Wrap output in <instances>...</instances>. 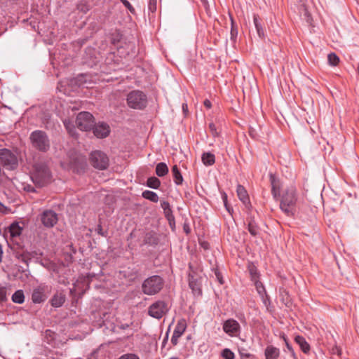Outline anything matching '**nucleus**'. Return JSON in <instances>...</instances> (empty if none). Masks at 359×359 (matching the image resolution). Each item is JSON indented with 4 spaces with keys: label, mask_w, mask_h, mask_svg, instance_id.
I'll use <instances>...</instances> for the list:
<instances>
[{
    "label": "nucleus",
    "mask_w": 359,
    "mask_h": 359,
    "mask_svg": "<svg viewBox=\"0 0 359 359\" xmlns=\"http://www.w3.org/2000/svg\"><path fill=\"white\" fill-rule=\"evenodd\" d=\"M223 330L230 337L238 336L240 333L241 326L234 319H228L223 324Z\"/></svg>",
    "instance_id": "nucleus-13"
},
{
    "label": "nucleus",
    "mask_w": 359,
    "mask_h": 359,
    "mask_svg": "<svg viewBox=\"0 0 359 359\" xmlns=\"http://www.w3.org/2000/svg\"><path fill=\"white\" fill-rule=\"evenodd\" d=\"M264 354L266 359H278L280 355V351L279 348L270 345L266 346Z\"/></svg>",
    "instance_id": "nucleus-17"
},
{
    "label": "nucleus",
    "mask_w": 359,
    "mask_h": 359,
    "mask_svg": "<svg viewBox=\"0 0 359 359\" xmlns=\"http://www.w3.org/2000/svg\"><path fill=\"white\" fill-rule=\"evenodd\" d=\"M253 282L255 283L257 292L259 296H263L266 293L264 286L258 279Z\"/></svg>",
    "instance_id": "nucleus-33"
},
{
    "label": "nucleus",
    "mask_w": 359,
    "mask_h": 359,
    "mask_svg": "<svg viewBox=\"0 0 359 359\" xmlns=\"http://www.w3.org/2000/svg\"><path fill=\"white\" fill-rule=\"evenodd\" d=\"M64 124L65 126L66 129L68 130V133L70 135L74 137L76 136V130L74 126L70 123V121H65Z\"/></svg>",
    "instance_id": "nucleus-35"
},
{
    "label": "nucleus",
    "mask_w": 359,
    "mask_h": 359,
    "mask_svg": "<svg viewBox=\"0 0 359 359\" xmlns=\"http://www.w3.org/2000/svg\"><path fill=\"white\" fill-rule=\"evenodd\" d=\"M90 163L96 169L105 170L109 166V158L104 152L96 150L91 152Z\"/></svg>",
    "instance_id": "nucleus-8"
},
{
    "label": "nucleus",
    "mask_w": 359,
    "mask_h": 359,
    "mask_svg": "<svg viewBox=\"0 0 359 359\" xmlns=\"http://www.w3.org/2000/svg\"><path fill=\"white\" fill-rule=\"evenodd\" d=\"M231 37L232 39H234L236 38L238 35V29L234 25V22L232 18H231Z\"/></svg>",
    "instance_id": "nucleus-39"
},
{
    "label": "nucleus",
    "mask_w": 359,
    "mask_h": 359,
    "mask_svg": "<svg viewBox=\"0 0 359 359\" xmlns=\"http://www.w3.org/2000/svg\"><path fill=\"white\" fill-rule=\"evenodd\" d=\"M51 286L46 283H40L33 289L32 293V301L34 304L44 302L51 293Z\"/></svg>",
    "instance_id": "nucleus-7"
},
{
    "label": "nucleus",
    "mask_w": 359,
    "mask_h": 359,
    "mask_svg": "<svg viewBox=\"0 0 359 359\" xmlns=\"http://www.w3.org/2000/svg\"><path fill=\"white\" fill-rule=\"evenodd\" d=\"M161 206L163 210L165 217L168 220L170 224L172 225V223L175 222V217L169 203L165 201H161Z\"/></svg>",
    "instance_id": "nucleus-16"
},
{
    "label": "nucleus",
    "mask_w": 359,
    "mask_h": 359,
    "mask_svg": "<svg viewBox=\"0 0 359 359\" xmlns=\"http://www.w3.org/2000/svg\"><path fill=\"white\" fill-rule=\"evenodd\" d=\"M66 300V295L63 290L57 291L50 300V305L54 308L61 307Z\"/></svg>",
    "instance_id": "nucleus-15"
},
{
    "label": "nucleus",
    "mask_w": 359,
    "mask_h": 359,
    "mask_svg": "<svg viewBox=\"0 0 359 359\" xmlns=\"http://www.w3.org/2000/svg\"><path fill=\"white\" fill-rule=\"evenodd\" d=\"M182 110H183V112H188V106L187 104H182Z\"/></svg>",
    "instance_id": "nucleus-52"
},
{
    "label": "nucleus",
    "mask_w": 359,
    "mask_h": 359,
    "mask_svg": "<svg viewBox=\"0 0 359 359\" xmlns=\"http://www.w3.org/2000/svg\"><path fill=\"white\" fill-rule=\"evenodd\" d=\"M6 300V289L5 287L0 285V302Z\"/></svg>",
    "instance_id": "nucleus-41"
},
{
    "label": "nucleus",
    "mask_w": 359,
    "mask_h": 359,
    "mask_svg": "<svg viewBox=\"0 0 359 359\" xmlns=\"http://www.w3.org/2000/svg\"><path fill=\"white\" fill-rule=\"evenodd\" d=\"M78 81L79 80L76 77L63 79L58 83L57 88L64 94L69 95L71 92H74L79 88Z\"/></svg>",
    "instance_id": "nucleus-11"
},
{
    "label": "nucleus",
    "mask_w": 359,
    "mask_h": 359,
    "mask_svg": "<svg viewBox=\"0 0 359 359\" xmlns=\"http://www.w3.org/2000/svg\"><path fill=\"white\" fill-rule=\"evenodd\" d=\"M187 325L185 319L182 318L177 321L175 328L173 331L174 334L181 337L187 329Z\"/></svg>",
    "instance_id": "nucleus-20"
},
{
    "label": "nucleus",
    "mask_w": 359,
    "mask_h": 359,
    "mask_svg": "<svg viewBox=\"0 0 359 359\" xmlns=\"http://www.w3.org/2000/svg\"><path fill=\"white\" fill-rule=\"evenodd\" d=\"M31 178L34 183L43 187L50 181L51 175L46 164L38 163L34 165Z\"/></svg>",
    "instance_id": "nucleus-2"
},
{
    "label": "nucleus",
    "mask_w": 359,
    "mask_h": 359,
    "mask_svg": "<svg viewBox=\"0 0 359 359\" xmlns=\"http://www.w3.org/2000/svg\"><path fill=\"white\" fill-rule=\"evenodd\" d=\"M294 340H295L296 343L299 345V346H300L301 349L303 351V352L307 353L309 351L310 346L306 342L304 337H303L302 336L297 335L295 337Z\"/></svg>",
    "instance_id": "nucleus-22"
},
{
    "label": "nucleus",
    "mask_w": 359,
    "mask_h": 359,
    "mask_svg": "<svg viewBox=\"0 0 359 359\" xmlns=\"http://www.w3.org/2000/svg\"><path fill=\"white\" fill-rule=\"evenodd\" d=\"M128 327V325H127V324H126V325H123L121 326V327H122L123 329H126V327Z\"/></svg>",
    "instance_id": "nucleus-56"
},
{
    "label": "nucleus",
    "mask_w": 359,
    "mask_h": 359,
    "mask_svg": "<svg viewBox=\"0 0 359 359\" xmlns=\"http://www.w3.org/2000/svg\"><path fill=\"white\" fill-rule=\"evenodd\" d=\"M163 285V279L161 276L155 275L144 280L142 290L145 294L154 295L161 290Z\"/></svg>",
    "instance_id": "nucleus-3"
},
{
    "label": "nucleus",
    "mask_w": 359,
    "mask_h": 359,
    "mask_svg": "<svg viewBox=\"0 0 359 359\" xmlns=\"http://www.w3.org/2000/svg\"><path fill=\"white\" fill-rule=\"evenodd\" d=\"M168 168L165 163H158L156 167V174L158 177H163L168 173Z\"/></svg>",
    "instance_id": "nucleus-24"
},
{
    "label": "nucleus",
    "mask_w": 359,
    "mask_h": 359,
    "mask_svg": "<svg viewBox=\"0 0 359 359\" xmlns=\"http://www.w3.org/2000/svg\"><path fill=\"white\" fill-rule=\"evenodd\" d=\"M22 229L19 226L18 223H13L10 226L9 232L11 236L14 238L19 236L22 233Z\"/></svg>",
    "instance_id": "nucleus-28"
},
{
    "label": "nucleus",
    "mask_w": 359,
    "mask_h": 359,
    "mask_svg": "<svg viewBox=\"0 0 359 359\" xmlns=\"http://www.w3.org/2000/svg\"><path fill=\"white\" fill-rule=\"evenodd\" d=\"M253 20L259 37L264 38V32L261 23L259 22L258 17L257 15H254Z\"/></svg>",
    "instance_id": "nucleus-30"
},
{
    "label": "nucleus",
    "mask_w": 359,
    "mask_h": 359,
    "mask_svg": "<svg viewBox=\"0 0 359 359\" xmlns=\"http://www.w3.org/2000/svg\"><path fill=\"white\" fill-rule=\"evenodd\" d=\"M12 301L14 303L21 304L25 302V294L22 290H18L12 295Z\"/></svg>",
    "instance_id": "nucleus-26"
},
{
    "label": "nucleus",
    "mask_w": 359,
    "mask_h": 359,
    "mask_svg": "<svg viewBox=\"0 0 359 359\" xmlns=\"http://www.w3.org/2000/svg\"><path fill=\"white\" fill-rule=\"evenodd\" d=\"M3 250L2 246L0 245V263L2 262Z\"/></svg>",
    "instance_id": "nucleus-53"
},
{
    "label": "nucleus",
    "mask_w": 359,
    "mask_h": 359,
    "mask_svg": "<svg viewBox=\"0 0 359 359\" xmlns=\"http://www.w3.org/2000/svg\"><path fill=\"white\" fill-rule=\"evenodd\" d=\"M180 337L177 335V334H172V336L171 337V343L172 344V345L175 346L178 343V339Z\"/></svg>",
    "instance_id": "nucleus-46"
},
{
    "label": "nucleus",
    "mask_w": 359,
    "mask_h": 359,
    "mask_svg": "<svg viewBox=\"0 0 359 359\" xmlns=\"http://www.w3.org/2000/svg\"><path fill=\"white\" fill-rule=\"evenodd\" d=\"M169 359H180V358H177V357H172V358H169Z\"/></svg>",
    "instance_id": "nucleus-58"
},
{
    "label": "nucleus",
    "mask_w": 359,
    "mask_h": 359,
    "mask_svg": "<svg viewBox=\"0 0 359 359\" xmlns=\"http://www.w3.org/2000/svg\"><path fill=\"white\" fill-rule=\"evenodd\" d=\"M203 104H204L206 110L210 109L212 104L209 100H205L203 102Z\"/></svg>",
    "instance_id": "nucleus-49"
},
{
    "label": "nucleus",
    "mask_w": 359,
    "mask_h": 359,
    "mask_svg": "<svg viewBox=\"0 0 359 359\" xmlns=\"http://www.w3.org/2000/svg\"><path fill=\"white\" fill-rule=\"evenodd\" d=\"M15 256L18 260L24 262L26 264H28L29 261L31 259L30 254L25 251L16 252Z\"/></svg>",
    "instance_id": "nucleus-25"
},
{
    "label": "nucleus",
    "mask_w": 359,
    "mask_h": 359,
    "mask_svg": "<svg viewBox=\"0 0 359 359\" xmlns=\"http://www.w3.org/2000/svg\"><path fill=\"white\" fill-rule=\"evenodd\" d=\"M260 297L264 306L266 307L267 309H269V306L270 305L271 303L269 295L266 293L263 296H260Z\"/></svg>",
    "instance_id": "nucleus-42"
},
{
    "label": "nucleus",
    "mask_w": 359,
    "mask_h": 359,
    "mask_svg": "<svg viewBox=\"0 0 359 359\" xmlns=\"http://www.w3.org/2000/svg\"><path fill=\"white\" fill-rule=\"evenodd\" d=\"M215 274H216V276H217V279L219 280V283H220L221 284H222V283H223V282H222V278L219 277V273H215Z\"/></svg>",
    "instance_id": "nucleus-54"
},
{
    "label": "nucleus",
    "mask_w": 359,
    "mask_h": 359,
    "mask_svg": "<svg viewBox=\"0 0 359 359\" xmlns=\"http://www.w3.org/2000/svg\"><path fill=\"white\" fill-rule=\"evenodd\" d=\"M71 168L74 169L83 168L86 165L85 158L82 156H77L71 158L69 163Z\"/></svg>",
    "instance_id": "nucleus-18"
},
{
    "label": "nucleus",
    "mask_w": 359,
    "mask_h": 359,
    "mask_svg": "<svg viewBox=\"0 0 359 359\" xmlns=\"http://www.w3.org/2000/svg\"><path fill=\"white\" fill-rule=\"evenodd\" d=\"M0 163L7 170H15L18 166L17 156L8 149H0Z\"/></svg>",
    "instance_id": "nucleus-6"
},
{
    "label": "nucleus",
    "mask_w": 359,
    "mask_h": 359,
    "mask_svg": "<svg viewBox=\"0 0 359 359\" xmlns=\"http://www.w3.org/2000/svg\"><path fill=\"white\" fill-rule=\"evenodd\" d=\"M119 359H140L139 357L135 354L128 353L123 355Z\"/></svg>",
    "instance_id": "nucleus-44"
},
{
    "label": "nucleus",
    "mask_w": 359,
    "mask_h": 359,
    "mask_svg": "<svg viewBox=\"0 0 359 359\" xmlns=\"http://www.w3.org/2000/svg\"><path fill=\"white\" fill-rule=\"evenodd\" d=\"M283 339H284V341L285 342V345H286V347L287 348V350L292 353V354H294V350L292 348V347L291 346V345L289 344V342L287 341V340L286 339V338L285 337H283Z\"/></svg>",
    "instance_id": "nucleus-48"
},
{
    "label": "nucleus",
    "mask_w": 359,
    "mask_h": 359,
    "mask_svg": "<svg viewBox=\"0 0 359 359\" xmlns=\"http://www.w3.org/2000/svg\"><path fill=\"white\" fill-rule=\"evenodd\" d=\"M328 63L332 66H336L339 62V57L334 53H331L327 55Z\"/></svg>",
    "instance_id": "nucleus-34"
},
{
    "label": "nucleus",
    "mask_w": 359,
    "mask_h": 359,
    "mask_svg": "<svg viewBox=\"0 0 359 359\" xmlns=\"http://www.w3.org/2000/svg\"><path fill=\"white\" fill-rule=\"evenodd\" d=\"M123 4L132 13H135V8L130 4V3L128 0H121Z\"/></svg>",
    "instance_id": "nucleus-43"
},
{
    "label": "nucleus",
    "mask_w": 359,
    "mask_h": 359,
    "mask_svg": "<svg viewBox=\"0 0 359 359\" xmlns=\"http://www.w3.org/2000/svg\"><path fill=\"white\" fill-rule=\"evenodd\" d=\"M209 128L210 129V130L212 131V134L214 135H217V133L216 131V127H215V125L213 123H210L209 124Z\"/></svg>",
    "instance_id": "nucleus-50"
},
{
    "label": "nucleus",
    "mask_w": 359,
    "mask_h": 359,
    "mask_svg": "<svg viewBox=\"0 0 359 359\" xmlns=\"http://www.w3.org/2000/svg\"><path fill=\"white\" fill-rule=\"evenodd\" d=\"M222 200L224 201V205L226 207V209L229 212L231 213V208L227 205V195L226 193H223L222 195Z\"/></svg>",
    "instance_id": "nucleus-45"
},
{
    "label": "nucleus",
    "mask_w": 359,
    "mask_h": 359,
    "mask_svg": "<svg viewBox=\"0 0 359 359\" xmlns=\"http://www.w3.org/2000/svg\"><path fill=\"white\" fill-rule=\"evenodd\" d=\"M248 229L250 233L253 236H256L259 233V228L254 221L249 222Z\"/></svg>",
    "instance_id": "nucleus-32"
},
{
    "label": "nucleus",
    "mask_w": 359,
    "mask_h": 359,
    "mask_svg": "<svg viewBox=\"0 0 359 359\" xmlns=\"http://www.w3.org/2000/svg\"><path fill=\"white\" fill-rule=\"evenodd\" d=\"M202 161L205 165H212L215 163V155L210 153H204L202 155Z\"/></svg>",
    "instance_id": "nucleus-29"
},
{
    "label": "nucleus",
    "mask_w": 359,
    "mask_h": 359,
    "mask_svg": "<svg viewBox=\"0 0 359 359\" xmlns=\"http://www.w3.org/2000/svg\"><path fill=\"white\" fill-rule=\"evenodd\" d=\"M249 270H250V276H251V280L252 281L257 280L259 278V274L257 273V269L254 266H252L250 267Z\"/></svg>",
    "instance_id": "nucleus-37"
},
{
    "label": "nucleus",
    "mask_w": 359,
    "mask_h": 359,
    "mask_svg": "<svg viewBox=\"0 0 359 359\" xmlns=\"http://www.w3.org/2000/svg\"><path fill=\"white\" fill-rule=\"evenodd\" d=\"M86 77H87V75H85V74H80L76 77V79L79 80V81H78V84H79V87L84 86L85 84L87 83Z\"/></svg>",
    "instance_id": "nucleus-38"
},
{
    "label": "nucleus",
    "mask_w": 359,
    "mask_h": 359,
    "mask_svg": "<svg viewBox=\"0 0 359 359\" xmlns=\"http://www.w3.org/2000/svg\"><path fill=\"white\" fill-rule=\"evenodd\" d=\"M271 184V194L275 200L280 198V209L287 216H294L296 212V206L298 201L297 189L294 187L290 186L285 189L282 194L280 193V182L273 175H270Z\"/></svg>",
    "instance_id": "nucleus-1"
},
{
    "label": "nucleus",
    "mask_w": 359,
    "mask_h": 359,
    "mask_svg": "<svg viewBox=\"0 0 359 359\" xmlns=\"http://www.w3.org/2000/svg\"><path fill=\"white\" fill-rule=\"evenodd\" d=\"M172 173L174 179V182L177 185H180L183 182V177L177 167L175 165L172 168Z\"/></svg>",
    "instance_id": "nucleus-21"
},
{
    "label": "nucleus",
    "mask_w": 359,
    "mask_h": 359,
    "mask_svg": "<svg viewBox=\"0 0 359 359\" xmlns=\"http://www.w3.org/2000/svg\"><path fill=\"white\" fill-rule=\"evenodd\" d=\"M157 8V0H149L148 8L149 10L154 13L156 11Z\"/></svg>",
    "instance_id": "nucleus-40"
},
{
    "label": "nucleus",
    "mask_w": 359,
    "mask_h": 359,
    "mask_svg": "<svg viewBox=\"0 0 359 359\" xmlns=\"http://www.w3.org/2000/svg\"><path fill=\"white\" fill-rule=\"evenodd\" d=\"M180 337L177 335V334H172V336L171 337V343L172 344V345L175 346L178 343V339Z\"/></svg>",
    "instance_id": "nucleus-47"
},
{
    "label": "nucleus",
    "mask_w": 359,
    "mask_h": 359,
    "mask_svg": "<svg viewBox=\"0 0 359 359\" xmlns=\"http://www.w3.org/2000/svg\"><path fill=\"white\" fill-rule=\"evenodd\" d=\"M222 356L224 359H234V353L229 348H224L222 352Z\"/></svg>",
    "instance_id": "nucleus-36"
},
{
    "label": "nucleus",
    "mask_w": 359,
    "mask_h": 359,
    "mask_svg": "<svg viewBox=\"0 0 359 359\" xmlns=\"http://www.w3.org/2000/svg\"><path fill=\"white\" fill-rule=\"evenodd\" d=\"M142 196L143 198L154 203H157L159 198L156 193L149 190L143 191Z\"/></svg>",
    "instance_id": "nucleus-27"
},
{
    "label": "nucleus",
    "mask_w": 359,
    "mask_h": 359,
    "mask_svg": "<svg viewBox=\"0 0 359 359\" xmlns=\"http://www.w3.org/2000/svg\"><path fill=\"white\" fill-rule=\"evenodd\" d=\"M147 185L152 189H158L161 185V182L157 177H151L148 178Z\"/></svg>",
    "instance_id": "nucleus-31"
},
{
    "label": "nucleus",
    "mask_w": 359,
    "mask_h": 359,
    "mask_svg": "<svg viewBox=\"0 0 359 359\" xmlns=\"http://www.w3.org/2000/svg\"><path fill=\"white\" fill-rule=\"evenodd\" d=\"M166 341H167V338H165V339L163 340V344L164 345V344L166 343Z\"/></svg>",
    "instance_id": "nucleus-57"
},
{
    "label": "nucleus",
    "mask_w": 359,
    "mask_h": 359,
    "mask_svg": "<svg viewBox=\"0 0 359 359\" xmlns=\"http://www.w3.org/2000/svg\"><path fill=\"white\" fill-rule=\"evenodd\" d=\"M76 123L81 130L88 131L93 129L95 118L93 114H78Z\"/></svg>",
    "instance_id": "nucleus-10"
},
{
    "label": "nucleus",
    "mask_w": 359,
    "mask_h": 359,
    "mask_svg": "<svg viewBox=\"0 0 359 359\" xmlns=\"http://www.w3.org/2000/svg\"><path fill=\"white\" fill-rule=\"evenodd\" d=\"M127 104L132 109L143 110L147 105V97L141 90H133L127 95Z\"/></svg>",
    "instance_id": "nucleus-4"
},
{
    "label": "nucleus",
    "mask_w": 359,
    "mask_h": 359,
    "mask_svg": "<svg viewBox=\"0 0 359 359\" xmlns=\"http://www.w3.org/2000/svg\"><path fill=\"white\" fill-rule=\"evenodd\" d=\"M40 220L46 228L53 227L58 221L57 214L51 210H46L40 215Z\"/></svg>",
    "instance_id": "nucleus-12"
},
{
    "label": "nucleus",
    "mask_w": 359,
    "mask_h": 359,
    "mask_svg": "<svg viewBox=\"0 0 359 359\" xmlns=\"http://www.w3.org/2000/svg\"><path fill=\"white\" fill-rule=\"evenodd\" d=\"M215 274H216V276H217V279L219 280V283H220L221 284H222V283H223V282H222V278L219 277V273H215Z\"/></svg>",
    "instance_id": "nucleus-55"
},
{
    "label": "nucleus",
    "mask_w": 359,
    "mask_h": 359,
    "mask_svg": "<svg viewBox=\"0 0 359 359\" xmlns=\"http://www.w3.org/2000/svg\"><path fill=\"white\" fill-rule=\"evenodd\" d=\"M24 189H25L26 191H27V192H34V191H35L34 188L32 185H29V184L26 185V186L24 187Z\"/></svg>",
    "instance_id": "nucleus-51"
},
{
    "label": "nucleus",
    "mask_w": 359,
    "mask_h": 359,
    "mask_svg": "<svg viewBox=\"0 0 359 359\" xmlns=\"http://www.w3.org/2000/svg\"><path fill=\"white\" fill-rule=\"evenodd\" d=\"M238 197L242 203L247 205L250 203L249 196L247 191L242 185H238L236 189Z\"/></svg>",
    "instance_id": "nucleus-19"
},
{
    "label": "nucleus",
    "mask_w": 359,
    "mask_h": 359,
    "mask_svg": "<svg viewBox=\"0 0 359 359\" xmlns=\"http://www.w3.org/2000/svg\"><path fill=\"white\" fill-rule=\"evenodd\" d=\"M94 135L98 138H104L109 135V126L104 123H99L97 125L94 124L93 127Z\"/></svg>",
    "instance_id": "nucleus-14"
},
{
    "label": "nucleus",
    "mask_w": 359,
    "mask_h": 359,
    "mask_svg": "<svg viewBox=\"0 0 359 359\" xmlns=\"http://www.w3.org/2000/svg\"><path fill=\"white\" fill-rule=\"evenodd\" d=\"M84 104L81 103V102H74V103H70L69 105H68L67 107L66 108H63V111H69V110L71 111H78V110H81V109H83L82 110L81 112H83V113H85V112H87L86 111V108L83 107Z\"/></svg>",
    "instance_id": "nucleus-23"
},
{
    "label": "nucleus",
    "mask_w": 359,
    "mask_h": 359,
    "mask_svg": "<svg viewBox=\"0 0 359 359\" xmlns=\"http://www.w3.org/2000/svg\"><path fill=\"white\" fill-rule=\"evenodd\" d=\"M169 311L168 304L163 301H157L153 303L148 309V313L150 316L161 319Z\"/></svg>",
    "instance_id": "nucleus-9"
},
{
    "label": "nucleus",
    "mask_w": 359,
    "mask_h": 359,
    "mask_svg": "<svg viewBox=\"0 0 359 359\" xmlns=\"http://www.w3.org/2000/svg\"><path fill=\"white\" fill-rule=\"evenodd\" d=\"M32 146L37 150L46 152L50 149V140L46 133L42 130H35L30 135Z\"/></svg>",
    "instance_id": "nucleus-5"
}]
</instances>
